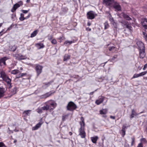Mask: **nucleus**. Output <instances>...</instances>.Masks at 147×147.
I'll return each instance as SVG.
<instances>
[{"instance_id":"obj_42","label":"nucleus","mask_w":147,"mask_h":147,"mask_svg":"<svg viewBox=\"0 0 147 147\" xmlns=\"http://www.w3.org/2000/svg\"><path fill=\"white\" fill-rule=\"evenodd\" d=\"M131 139L132 140V142H131V146H132L134 144V143L135 142V139L134 137H132L131 138Z\"/></svg>"},{"instance_id":"obj_1","label":"nucleus","mask_w":147,"mask_h":147,"mask_svg":"<svg viewBox=\"0 0 147 147\" xmlns=\"http://www.w3.org/2000/svg\"><path fill=\"white\" fill-rule=\"evenodd\" d=\"M0 76L3 80L6 82L7 84V86L8 88H10L12 87L11 80L10 79L8 75L3 71H1L0 72Z\"/></svg>"},{"instance_id":"obj_43","label":"nucleus","mask_w":147,"mask_h":147,"mask_svg":"<svg viewBox=\"0 0 147 147\" xmlns=\"http://www.w3.org/2000/svg\"><path fill=\"white\" fill-rule=\"evenodd\" d=\"M115 48V47L114 46L109 47H108V49L110 51H111Z\"/></svg>"},{"instance_id":"obj_8","label":"nucleus","mask_w":147,"mask_h":147,"mask_svg":"<svg viewBox=\"0 0 147 147\" xmlns=\"http://www.w3.org/2000/svg\"><path fill=\"white\" fill-rule=\"evenodd\" d=\"M114 1V0H103V4L107 6L111 7Z\"/></svg>"},{"instance_id":"obj_4","label":"nucleus","mask_w":147,"mask_h":147,"mask_svg":"<svg viewBox=\"0 0 147 147\" xmlns=\"http://www.w3.org/2000/svg\"><path fill=\"white\" fill-rule=\"evenodd\" d=\"M97 15V14L92 11H88L87 12L86 14L87 19L90 20L94 19Z\"/></svg>"},{"instance_id":"obj_48","label":"nucleus","mask_w":147,"mask_h":147,"mask_svg":"<svg viewBox=\"0 0 147 147\" xmlns=\"http://www.w3.org/2000/svg\"><path fill=\"white\" fill-rule=\"evenodd\" d=\"M54 102L52 103L51 105L52 107H53V108H55L56 106V104Z\"/></svg>"},{"instance_id":"obj_38","label":"nucleus","mask_w":147,"mask_h":147,"mask_svg":"<svg viewBox=\"0 0 147 147\" xmlns=\"http://www.w3.org/2000/svg\"><path fill=\"white\" fill-rule=\"evenodd\" d=\"M127 28L129 29V30H131V28H132V27L131 26V25L129 24H127L125 26Z\"/></svg>"},{"instance_id":"obj_14","label":"nucleus","mask_w":147,"mask_h":147,"mask_svg":"<svg viewBox=\"0 0 147 147\" xmlns=\"http://www.w3.org/2000/svg\"><path fill=\"white\" fill-rule=\"evenodd\" d=\"M122 16L123 17V18L125 19L126 20H127L128 21H130L132 20L131 18L129 17V16L126 14L124 13H122Z\"/></svg>"},{"instance_id":"obj_45","label":"nucleus","mask_w":147,"mask_h":147,"mask_svg":"<svg viewBox=\"0 0 147 147\" xmlns=\"http://www.w3.org/2000/svg\"><path fill=\"white\" fill-rule=\"evenodd\" d=\"M0 147H6V146L3 142H0Z\"/></svg>"},{"instance_id":"obj_37","label":"nucleus","mask_w":147,"mask_h":147,"mask_svg":"<svg viewBox=\"0 0 147 147\" xmlns=\"http://www.w3.org/2000/svg\"><path fill=\"white\" fill-rule=\"evenodd\" d=\"M111 24L113 25V26L115 28H117V24L115 22V21H113V22L111 23Z\"/></svg>"},{"instance_id":"obj_21","label":"nucleus","mask_w":147,"mask_h":147,"mask_svg":"<svg viewBox=\"0 0 147 147\" xmlns=\"http://www.w3.org/2000/svg\"><path fill=\"white\" fill-rule=\"evenodd\" d=\"M71 56L67 54H65L64 56L63 61H66L69 60Z\"/></svg>"},{"instance_id":"obj_16","label":"nucleus","mask_w":147,"mask_h":147,"mask_svg":"<svg viewBox=\"0 0 147 147\" xmlns=\"http://www.w3.org/2000/svg\"><path fill=\"white\" fill-rule=\"evenodd\" d=\"M42 123L40 122L38 123H37L35 126L32 127V130H35L38 129L40 127Z\"/></svg>"},{"instance_id":"obj_19","label":"nucleus","mask_w":147,"mask_h":147,"mask_svg":"<svg viewBox=\"0 0 147 147\" xmlns=\"http://www.w3.org/2000/svg\"><path fill=\"white\" fill-rule=\"evenodd\" d=\"M36 47L38 49H40L43 48L45 47L43 43H37L36 45Z\"/></svg>"},{"instance_id":"obj_62","label":"nucleus","mask_w":147,"mask_h":147,"mask_svg":"<svg viewBox=\"0 0 147 147\" xmlns=\"http://www.w3.org/2000/svg\"><path fill=\"white\" fill-rule=\"evenodd\" d=\"M97 89L96 90H95L94 91L92 92H90V95H92L94 94V92L96 91H97Z\"/></svg>"},{"instance_id":"obj_6","label":"nucleus","mask_w":147,"mask_h":147,"mask_svg":"<svg viewBox=\"0 0 147 147\" xmlns=\"http://www.w3.org/2000/svg\"><path fill=\"white\" fill-rule=\"evenodd\" d=\"M111 7H113L116 11H121V6L117 1H114Z\"/></svg>"},{"instance_id":"obj_46","label":"nucleus","mask_w":147,"mask_h":147,"mask_svg":"<svg viewBox=\"0 0 147 147\" xmlns=\"http://www.w3.org/2000/svg\"><path fill=\"white\" fill-rule=\"evenodd\" d=\"M42 109L41 107L40 108H38V112L39 113H41L42 112Z\"/></svg>"},{"instance_id":"obj_5","label":"nucleus","mask_w":147,"mask_h":147,"mask_svg":"<svg viewBox=\"0 0 147 147\" xmlns=\"http://www.w3.org/2000/svg\"><path fill=\"white\" fill-rule=\"evenodd\" d=\"M55 91L51 90L49 92L46 93L40 96L39 97L40 99H45L51 96L55 92Z\"/></svg>"},{"instance_id":"obj_17","label":"nucleus","mask_w":147,"mask_h":147,"mask_svg":"<svg viewBox=\"0 0 147 147\" xmlns=\"http://www.w3.org/2000/svg\"><path fill=\"white\" fill-rule=\"evenodd\" d=\"M138 115L136 113V111L134 109H133L131 111V114L130 115L131 119H132L134 117V116H136Z\"/></svg>"},{"instance_id":"obj_61","label":"nucleus","mask_w":147,"mask_h":147,"mask_svg":"<svg viewBox=\"0 0 147 147\" xmlns=\"http://www.w3.org/2000/svg\"><path fill=\"white\" fill-rule=\"evenodd\" d=\"M142 140L143 142H144L145 143H146L147 142L145 138H143L142 139Z\"/></svg>"},{"instance_id":"obj_64","label":"nucleus","mask_w":147,"mask_h":147,"mask_svg":"<svg viewBox=\"0 0 147 147\" xmlns=\"http://www.w3.org/2000/svg\"><path fill=\"white\" fill-rule=\"evenodd\" d=\"M87 25L88 26H90L91 25V23L89 22H88Z\"/></svg>"},{"instance_id":"obj_23","label":"nucleus","mask_w":147,"mask_h":147,"mask_svg":"<svg viewBox=\"0 0 147 147\" xmlns=\"http://www.w3.org/2000/svg\"><path fill=\"white\" fill-rule=\"evenodd\" d=\"M17 88L16 87H14L13 89L11 90V95L10 96H12V95H13L16 93Z\"/></svg>"},{"instance_id":"obj_25","label":"nucleus","mask_w":147,"mask_h":147,"mask_svg":"<svg viewBox=\"0 0 147 147\" xmlns=\"http://www.w3.org/2000/svg\"><path fill=\"white\" fill-rule=\"evenodd\" d=\"M38 32V30H36L33 32L31 34L30 37L31 38L35 36L37 34Z\"/></svg>"},{"instance_id":"obj_29","label":"nucleus","mask_w":147,"mask_h":147,"mask_svg":"<svg viewBox=\"0 0 147 147\" xmlns=\"http://www.w3.org/2000/svg\"><path fill=\"white\" fill-rule=\"evenodd\" d=\"M108 17L109 18V21L111 23L115 21L114 18L112 17L111 14L110 13H109Z\"/></svg>"},{"instance_id":"obj_7","label":"nucleus","mask_w":147,"mask_h":147,"mask_svg":"<svg viewBox=\"0 0 147 147\" xmlns=\"http://www.w3.org/2000/svg\"><path fill=\"white\" fill-rule=\"evenodd\" d=\"M43 68V67L42 66L38 64H36L35 69L36 72L37 76H38L42 72Z\"/></svg>"},{"instance_id":"obj_39","label":"nucleus","mask_w":147,"mask_h":147,"mask_svg":"<svg viewBox=\"0 0 147 147\" xmlns=\"http://www.w3.org/2000/svg\"><path fill=\"white\" fill-rule=\"evenodd\" d=\"M17 49V47L15 45H14L12 47V48L11 49V50L13 52L15 51Z\"/></svg>"},{"instance_id":"obj_28","label":"nucleus","mask_w":147,"mask_h":147,"mask_svg":"<svg viewBox=\"0 0 147 147\" xmlns=\"http://www.w3.org/2000/svg\"><path fill=\"white\" fill-rule=\"evenodd\" d=\"M107 113V111L106 109H103L100 111V113L101 115H105Z\"/></svg>"},{"instance_id":"obj_51","label":"nucleus","mask_w":147,"mask_h":147,"mask_svg":"<svg viewBox=\"0 0 147 147\" xmlns=\"http://www.w3.org/2000/svg\"><path fill=\"white\" fill-rule=\"evenodd\" d=\"M31 16V15L30 13H29L26 17H25V20L28 19Z\"/></svg>"},{"instance_id":"obj_58","label":"nucleus","mask_w":147,"mask_h":147,"mask_svg":"<svg viewBox=\"0 0 147 147\" xmlns=\"http://www.w3.org/2000/svg\"><path fill=\"white\" fill-rule=\"evenodd\" d=\"M102 102H95V103L97 105H99Z\"/></svg>"},{"instance_id":"obj_63","label":"nucleus","mask_w":147,"mask_h":147,"mask_svg":"<svg viewBox=\"0 0 147 147\" xmlns=\"http://www.w3.org/2000/svg\"><path fill=\"white\" fill-rule=\"evenodd\" d=\"M110 117L112 119H115V117L114 116H111Z\"/></svg>"},{"instance_id":"obj_12","label":"nucleus","mask_w":147,"mask_h":147,"mask_svg":"<svg viewBox=\"0 0 147 147\" xmlns=\"http://www.w3.org/2000/svg\"><path fill=\"white\" fill-rule=\"evenodd\" d=\"M141 23L143 27L145 29H147V19L144 18L142 19L141 22Z\"/></svg>"},{"instance_id":"obj_15","label":"nucleus","mask_w":147,"mask_h":147,"mask_svg":"<svg viewBox=\"0 0 147 147\" xmlns=\"http://www.w3.org/2000/svg\"><path fill=\"white\" fill-rule=\"evenodd\" d=\"M19 7L20 5L18 4L17 3L15 4L11 9V11L13 13L14 12L16 9Z\"/></svg>"},{"instance_id":"obj_50","label":"nucleus","mask_w":147,"mask_h":147,"mask_svg":"<svg viewBox=\"0 0 147 147\" xmlns=\"http://www.w3.org/2000/svg\"><path fill=\"white\" fill-rule=\"evenodd\" d=\"M63 37L62 36H60L58 39L59 40V42H62V40H63Z\"/></svg>"},{"instance_id":"obj_9","label":"nucleus","mask_w":147,"mask_h":147,"mask_svg":"<svg viewBox=\"0 0 147 147\" xmlns=\"http://www.w3.org/2000/svg\"><path fill=\"white\" fill-rule=\"evenodd\" d=\"M139 57L140 59H143L146 56L145 49L139 50Z\"/></svg>"},{"instance_id":"obj_24","label":"nucleus","mask_w":147,"mask_h":147,"mask_svg":"<svg viewBox=\"0 0 147 147\" xmlns=\"http://www.w3.org/2000/svg\"><path fill=\"white\" fill-rule=\"evenodd\" d=\"M4 92V88H0V98L3 96Z\"/></svg>"},{"instance_id":"obj_20","label":"nucleus","mask_w":147,"mask_h":147,"mask_svg":"<svg viewBox=\"0 0 147 147\" xmlns=\"http://www.w3.org/2000/svg\"><path fill=\"white\" fill-rule=\"evenodd\" d=\"M104 100L107 101V98L103 96H99L98 97V99L96 100V101H103Z\"/></svg>"},{"instance_id":"obj_57","label":"nucleus","mask_w":147,"mask_h":147,"mask_svg":"<svg viewBox=\"0 0 147 147\" xmlns=\"http://www.w3.org/2000/svg\"><path fill=\"white\" fill-rule=\"evenodd\" d=\"M86 30L87 31H91V29L89 27H87L86 28Z\"/></svg>"},{"instance_id":"obj_35","label":"nucleus","mask_w":147,"mask_h":147,"mask_svg":"<svg viewBox=\"0 0 147 147\" xmlns=\"http://www.w3.org/2000/svg\"><path fill=\"white\" fill-rule=\"evenodd\" d=\"M19 72L20 71L19 70L16 69L12 71L11 72V73L12 74H16L19 73Z\"/></svg>"},{"instance_id":"obj_53","label":"nucleus","mask_w":147,"mask_h":147,"mask_svg":"<svg viewBox=\"0 0 147 147\" xmlns=\"http://www.w3.org/2000/svg\"><path fill=\"white\" fill-rule=\"evenodd\" d=\"M22 12L24 13H26L28 12V10H22Z\"/></svg>"},{"instance_id":"obj_49","label":"nucleus","mask_w":147,"mask_h":147,"mask_svg":"<svg viewBox=\"0 0 147 147\" xmlns=\"http://www.w3.org/2000/svg\"><path fill=\"white\" fill-rule=\"evenodd\" d=\"M17 3L18 4L20 5V6L23 5V3L22 1H20L19 2H18Z\"/></svg>"},{"instance_id":"obj_18","label":"nucleus","mask_w":147,"mask_h":147,"mask_svg":"<svg viewBox=\"0 0 147 147\" xmlns=\"http://www.w3.org/2000/svg\"><path fill=\"white\" fill-rule=\"evenodd\" d=\"M6 57H5L1 58L0 59V66H2V64L3 63L4 65H6L5 61Z\"/></svg>"},{"instance_id":"obj_11","label":"nucleus","mask_w":147,"mask_h":147,"mask_svg":"<svg viewBox=\"0 0 147 147\" xmlns=\"http://www.w3.org/2000/svg\"><path fill=\"white\" fill-rule=\"evenodd\" d=\"M68 11V9L67 7H62L61 9V11L59 13L60 15H63L66 14Z\"/></svg>"},{"instance_id":"obj_36","label":"nucleus","mask_w":147,"mask_h":147,"mask_svg":"<svg viewBox=\"0 0 147 147\" xmlns=\"http://www.w3.org/2000/svg\"><path fill=\"white\" fill-rule=\"evenodd\" d=\"M118 55H115L112 58H111L110 60L111 61H115V59H116L117 57H118Z\"/></svg>"},{"instance_id":"obj_44","label":"nucleus","mask_w":147,"mask_h":147,"mask_svg":"<svg viewBox=\"0 0 147 147\" xmlns=\"http://www.w3.org/2000/svg\"><path fill=\"white\" fill-rule=\"evenodd\" d=\"M129 127V125L128 126H125V125H123L122 128V129L123 130H125V129H127V127Z\"/></svg>"},{"instance_id":"obj_22","label":"nucleus","mask_w":147,"mask_h":147,"mask_svg":"<svg viewBox=\"0 0 147 147\" xmlns=\"http://www.w3.org/2000/svg\"><path fill=\"white\" fill-rule=\"evenodd\" d=\"M73 42H74L72 41L66 40L64 42V45L66 46H68Z\"/></svg>"},{"instance_id":"obj_26","label":"nucleus","mask_w":147,"mask_h":147,"mask_svg":"<svg viewBox=\"0 0 147 147\" xmlns=\"http://www.w3.org/2000/svg\"><path fill=\"white\" fill-rule=\"evenodd\" d=\"M98 139V137L97 136H96L94 137H92L91 138L92 141L94 143H96Z\"/></svg>"},{"instance_id":"obj_33","label":"nucleus","mask_w":147,"mask_h":147,"mask_svg":"<svg viewBox=\"0 0 147 147\" xmlns=\"http://www.w3.org/2000/svg\"><path fill=\"white\" fill-rule=\"evenodd\" d=\"M105 26L104 29L106 30L109 27V25L107 21H106L104 23Z\"/></svg>"},{"instance_id":"obj_13","label":"nucleus","mask_w":147,"mask_h":147,"mask_svg":"<svg viewBox=\"0 0 147 147\" xmlns=\"http://www.w3.org/2000/svg\"><path fill=\"white\" fill-rule=\"evenodd\" d=\"M147 73L146 71H144L140 73L139 74H135L134 75L132 78H135L143 76L146 74Z\"/></svg>"},{"instance_id":"obj_56","label":"nucleus","mask_w":147,"mask_h":147,"mask_svg":"<svg viewBox=\"0 0 147 147\" xmlns=\"http://www.w3.org/2000/svg\"><path fill=\"white\" fill-rule=\"evenodd\" d=\"M137 147H143L142 144V143H140Z\"/></svg>"},{"instance_id":"obj_32","label":"nucleus","mask_w":147,"mask_h":147,"mask_svg":"<svg viewBox=\"0 0 147 147\" xmlns=\"http://www.w3.org/2000/svg\"><path fill=\"white\" fill-rule=\"evenodd\" d=\"M24 14L21 13L20 14V16L19 18V20L21 21H23L25 20V17H24Z\"/></svg>"},{"instance_id":"obj_59","label":"nucleus","mask_w":147,"mask_h":147,"mask_svg":"<svg viewBox=\"0 0 147 147\" xmlns=\"http://www.w3.org/2000/svg\"><path fill=\"white\" fill-rule=\"evenodd\" d=\"M21 77L25 76L27 75L26 73H20Z\"/></svg>"},{"instance_id":"obj_2","label":"nucleus","mask_w":147,"mask_h":147,"mask_svg":"<svg viewBox=\"0 0 147 147\" xmlns=\"http://www.w3.org/2000/svg\"><path fill=\"white\" fill-rule=\"evenodd\" d=\"M81 121L80 122V124L81 127L79 129V135L82 138H84L86 137V133L84 130L85 126V123L84 119L83 117H82L81 119Z\"/></svg>"},{"instance_id":"obj_40","label":"nucleus","mask_w":147,"mask_h":147,"mask_svg":"<svg viewBox=\"0 0 147 147\" xmlns=\"http://www.w3.org/2000/svg\"><path fill=\"white\" fill-rule=\"evenodd\" d=\"M143 37L145 38L146 40H147V34L146 33V32H143Z\"/></svg>"},{"instance_id":"obj_31","label":"nucleus","mask_w":147,"mask_h":147,"mask_svg":"<svg viewBox=\"0 0 147 147\" xmlns=\"http://www.w3.org/2000/svg\"><path fill=\"white\" fill-rule=\"evenodd\" d=\"M31 111L30 110H28L27 111H24L23 112V114H25V116L29 115L30 114L29 112Z\"/></svg>"},{"instance_id":"obj_41","label":"nucleus","mask_w":147,"mask_h":147,"mask_svg":"<svg viewBox=\"0 0 147 147\" xmlns=\"http://www.w3.org/2000/svg\"><path fill=\"white\" fill-rule=\"evenodd\" d=\"M51 43L53 45H55L56 44L57 42L56 39H52L51 41Z\"/></svg>"},{"instance_id":"obj_30","label":"nucleus","mask_w":147,"mask_h":147,"mask_svg":"<svg viewBox=\"0 0 147 147\" xmlns=\"http://www.w3.org/2000/svg\"><path fill=\"white\" fill-rule=\"evenodd\" d=\"M49 106L48 105H46V106H44L42 107L41 108L43 111H47L49 109Z\"/></svg>"},{"instance_id":"obj_54","label":"nucleus","mask_w":147,"mask_h":147,"mask_svg":"<svg viewBox=\"0 0 147 147\" xmlns=\"http://www.w3.org/2000/svg\"><path fill=\"white\" fill-rule=\"evenodd\" d=\"M13 26V24H11L10 26V27L8 28L7 29V30H11L12 27Z\"/></svg>"},{"instance_id":"obj_47","label":"nucleus","mask_w":147,"mask_h":147,"mask_svg":"<svg viewBox=\"0 0 147 147\" xmlns=\"http://www.w3.org/2000/svg\"><path fill=\"white\" fill-rule=\"evenodd\" d=\"M53 36L52 35H48V39L49 40H52Z\"/></svg>"},{"instance_id":"obj_3","label":"nucleus","mask_w":147,"mask_h":147,"mask_svg":"<svg viewBox=\"0 0 147 147\" xmlns=\"http://www.w3.org/2000/svg\"><path fill=\"white\" fill-rule=\"evenodd\" d=\"M77 108L76 105L73 102H69L67 106V110L72 111Z\"/></svg>"},{"instance_id":"obj_34","label":"nucleus","mask_w":147,"mask_h":147,"mask_svg":"<svg viewBox=\"0 0 147 147\" xmlns=\"http://www.w3.org/2000/svg\"><path fill=\"white\" fill-rule=\"evenodd\" d=\"M54 81L53 80H52L48 82L47 83H45V85L47 86V87L50 86L52 83Z\"/></svg>"},{"instance_id":"obj_27","label":"nucleus","mask_w":147,"mask_h":147,"mask_svg":"<svg viewBox=\"0 0 147 147\" xmlns=\"http://www.w3.org/2000/svg\"><path fill=\"white\" fill-rule=\"evenodd\" d=\"M120 23L121 24L122 26L125 27L126 25L128 23V22L127 21L125 20H123L121 21Z\"/></svg>"},{"instance_id":"obj_55","label":"nucleus","mask_w":147,"mask_h":147,"mask_svg":"<svg viewBox=\"0 0 147 147\" xmlns=\"http://www.w3.org/2000/svg\"><path fill=\"white\" fill-rule=\"evenodd\" d=\"M22 77L21 75V74L20 73V74L17 75L16 76V78H20Z\"/></svg>"},{"instance_id":"obj_10","label":"nucleus","mask_w":147,"mask_h":147,"mask_svg":"<svg viewBox=\"0 0 147 147\" xmlns=\"http://www.w3.org/2000/svg\"><path fill=\"white\" fill-rule=\"evenodd\" d=\"M136 44L138 47L139 50L145 49V46L144 43L141 41H138L136 42Z\"/></svg>"},{"instance_id":"obj_52","label":"nucleus","mask_w":147,"mask_h":147,"mask_svg":"<svg viewBox=\"0 0 147 147\" xmlns=\"http://www.w3.org/2000/svg\"><path fill=\"white\" fill-rule=\"evenodd\" d=\"M122 136L123 137L125 134V130L123 129H122Z\"/></svg>"},{"instance_id":"obj_60","label":"nucleus","mask_w":147,"mask_h":147,"mask_svg":"<svg viewBox=\"0 0 147 147\" xmlns=\"http://www.w3.org/2000/svg\"><path fill=\"white\" fill-rule=\"evenodd\" d=\"M124 147H129V145L127 143H125V145Z\"/></svg>"}]
</instances>
